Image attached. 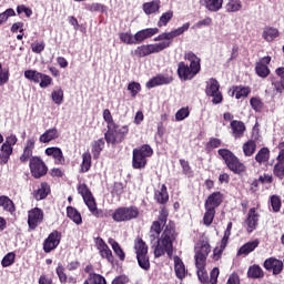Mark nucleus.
Masks as SVG:
<instances>
[{
    "instance_id": "obj_1",
    "label": "nucleus",
    "mask_w": 284,
    "mask_h": 284,
    "mask_svg": "<svg viewBox=\"0 0 284 284\" xmlns=\"http://www.w3.org/2000/svg\"><path fill=\"white\" fill-rule=\"evenodd\" d=\"M168 216H170V212L165 206H162L158 220L153 221L150 226V243L156 241L153 250L155 258H161L165 254L169 258L174 256V242L179 239V233L176 232V223L172 220L168 222Z\"/></svg>"
},
{
    "instance_id": "obj_2",
    "label": "nucleus",
    "mask_w": 284,
    "mask_h": 284,
    "mask_svg": "<svg viewBox=\"0 0 284 284\" xmlns=\"http://www.w3.org/2000/svg\"><path fill=\"white\" fill-rule=\"evenodd\" d=\"M190 30V22L184 23L182 27L174 29L170 32H163L155 37L153 41H161L159 43L153 44H142L139 45L133 54L134 57H139L143 59L144 57H150V54H159V52H163V50H168L172 45V41L176 39V37H181L184 32Z\"/></svg>"
},
{
    "instance_id": "obj_3",
    "label": "nucleus",
    "mask_w": 284,
    "mask_h": 284,
    "mask_svg": "<svg viewBox=\"0 0 284 284\" xmlns=\"http://www.w3.org/2000/svg\"><path fill=\"white\" fill-rule=\"evenodd\" d=\"M184 61H189L190 65L183 61L178 63V77L180 81H192L199 72H201V58L194 52L184 53Z\"/></svg>"
},
{
    "instance_id": "obj_4",
    "label": "nucleus",
    "mask_w": 284,
    "mask_h": 284,
    "mask_svg": "<svg viewBox=\"0 0 284 284\" xmlns=\"http://www.w3.org/2000/svg\"><path fill=\"white\" fill-rule=\"evenodd\" d=\"M217 154L219 156H221L226 165V168H229V170L231 172H233V174H245V172H247V166H245V164L243 162H241V160L239 159V156H236L234 154V152H232L229 149H219L217 150Z\"/></svg>"
},
{
    "instance_id": "obj_5",
    "label": "nucleus",
    "mask_w": 284,
    "mask_h": 284,
    "mask_svg": "<svg viewBox=\"0 0 284 284\" xmlns=\"http://www.w3.org/2000/svg\"><path fill=\"white\" fill-rule=\"evenodd\" d=\"M130 134V125L125 124L120 126L116 122L106 128L104 140L110 145H119L123 143Z\"/></svg>"
},
{
    "instance_id": "obj_6",
    "label": "nucleus",
    "mask_w": 284,
    "mask_h": 284,
    "mask_svg": "<svg viewBox=\"0 0 284 284\" xmlns=\"http://www.w3.org/2000/svg\"><path fill=\"white\" fill-rule=\"evenodd\" d=\"M154 154V150L150 144H143L132 151L133 170H143L148 165V159Z\"/></svg>"
},
{
    "instance_id": "obj_7",
    "label": "nucleus",
    "mask_w": 284,
    "mask_h": 284,
    "mask_svg": "<svg viewBox=\"0 0 284 284\" xmlns=\"http://www.w3.org/2000/svg\"><path fill=\"white\" fill-rule=\"evenodd\" d=\"M139 207L132 205L118 207L113 213H111V216L115 223H125L128 221L139 219Z\"/></svg>"
},
{
    "instance_id": "obj_8",
    "label": "nucleus",
    "mask_w": 284,
    "mask_h": 284,
    "mask_svg": "<svg viewBox=\"0 0 284 284\" xmlns=\"http://www.w3.org/2000/svg\"><path fill=\"white\" fill-rule=\"evenodd\" d=\"M19 143V139L14 134H10L6 138V141L2 143L0 148V163L1 165H6L8 161H10V156L14 152V145Z\"/></svg>"
},
{
    "instance_id": "obj_9",
    "label": "nucleus",
    "mask_w": 284,
    "mask_h": 284,
    "mask_svg": "<svg viewBox=\"0 0 284 284\" xmlns=\"http://www.w3.org/2000/svg\"><path fill=\"white\" fill-rule=\"evenodd\" d=\"M30 174L33 179H43L48 174V164L39 155H34L29 162Z\"/></svg>"
},
{
    "instance_id": "obj_10",
    "label": "nucleus",
    "mask_w": 284,
    "mask_h": 284,
    "mask_svg": "<svg viewBox=\"0 0 284 284\" xmlns=\"http://www.w3.org/2000/svg\"><path fill=\"white\" fill-rule=\"evenodd\" d=\"M24 79H28L31 83H39L42 89L50 88V85H52V77L37 70L24 71Z\"/></svg>"
},
{
    "instance_id": "obj_11",
    "label": "nucleus",
    "mask_w": 284,
    "mask_h": 284,
    "mask_svg": "<svg viewBox=\"0 0 284 284\" xmlns=\"http://www.w3.org/2000/svg\"><path fill=\"white\" fill-rule=\"evenodd\" d=\"M205 94L206 97H212V103L214 105L223 103V93L221 92V84L219 83V80L211 78L206 82Z\"/></svg>"
},
{
    "instance_id": "obj_12",
    "label": "nucleus",
    "mask_w": 284,
    "mask_h": 284,
    "mask_svg": "<svg viewBox=\"0 0 284 284\" xmlns=\"http://www.w3.org/2000/svg\"><path fill=\"white\" fill-rule=\"evenodd\" d=\"M212 252V246H210V242L207 240H201L200 243L195 246V263L199 265H203V263H207V256Z\"/></svg>"
},
{
    "instance_id": "obj_13",
    "label": "nucleus",
    "mask_w": 284,
    "mask_h": 284,
    "mask_svg": "<svg viewBox=\"0 0 284 284\" xmlns=\"http://www.w3.org/2000/svg\"><path fill=\"white\" fill-rule=\"evenodd\" d=\"M63 235L58 230H54L51 232L48 237L43 241V252L45 254H50V252H53V250H57L59 245H61V239Z\"/></svg>"
},
{
    "instance_id": "obj_14",
    "label": "nucleus",
    "mask_w": 284,
    "mask_h": 284,
    "mask_svg": "<svg viewBox=\"0 0 284 284\" xmlns=\"http://www.w3.org/2000/svg\"><path fill=\"white\" fill-rule=\"evenodd\" d=\"M37 145V139L34 138H29L26 143H24V148L22 150V154L19 158L20 163H22L23 165H26V163H30V161H32V159L34 158V148Z\"/></svg>"
},
{
    "instance_id": "obj_15",
    "label": "nucleus",
    "mask_w": 284,
    "mask_h": 284,
    "mask_svg": "<svg viewBox=\"0 0 284 284\" xmlns=\"http://www.w3.org/2000/svg\"><path fill=\"white\" fill-rule=\"evenodd\" d=\"M270 63H272V57L266 55L261 58L255 63V74L260 77V79H267L270 74H272V70H270Z\"/></svg>"
},
{
    "instance_id": "obj_16",
    "label": "nucleus",
    "mask_w": 284,
    "mask_h": 284,
    "mask_svg": "<svg viewBox=\"0 0 284 284\" xmlns=\"http://www.w3.org/2000/svg\"><path fill=\"white\" fill-rule=\"evenodd\" d=\"M278 155L276 158V163L273 166V174L278 181L284 180V142L278 143Z\"/></svg>"
},
{
    "instance_id": "obj_17",
    "label": "nucleus",
    "mask_w": 284,
    "mask_h": 284,
    "mask_svg": "<svg viewBox=\"0 0 284 284\" xmlns=\"http://www.w3.org/2000/svg\"><path fill=\"white\" fill-rule=\"evenodd\" d=\"M43 223V210L39 207L31 209L28 212V225L29 230L34 231L39 225Z\"/></svg>"
},
{
    "instance_id": "obj_18",
    "label": "nucleus",
    "mask_w": 284,
    "mask_h": 284,
    "mask_svg": "<svg viewBox=\"0 0 284 284\" xmlns=\"http://www.w3.org/2000/svg\"><path fill=\"white\" fill-rule=\"evenodd\" d=\"M97 250L101 258H105L109 263H114V255L112 254V250L105 243V241L101 237L95 239Z\"/></svg>"
},
{
    "instance_id": "obj_19",
    "label": "nucleus",
    "mask_w": 284,
    "mask_h": 284,
    "mask_svg": "<svg viewBox=\"0 0 284 284\" xmlns=\"http://www.w3.org/2000/svg\"><path fill=\"white\" fill-rule=\"evenodd\" d=\"M263 267L266 272H273L274 276H278L283 272V261L276 257H268L264 261Z\"/></svg>"
},
{
    "instance_id": "obj_20",
    "label": "nucleus",
    "mask_w": 284,
    "mask_h": 284,
    "mask_svg": "<svg viewBox=\"0 0 284 284\" xmlns=\"http://www.w3.org/2000/svg\"><path fill=\"white\" fill-rule=\"evenodd\" d=\"M174 81V77L168 74H158L146 82L148 90L156 88L159 85H170Z\"/></svg>"
},
{
    "instance_id": "obj_21",
    "label": "nucleus",
    "mask_w": 284,
    "mask_h": 284,
    "mask_svg": "<svg viewBox=\"0 0 284 284\" xmlns=\"http://www.w3.org/2000/svg\"><path fill=\"white\" fill-rule=\"evenodd\" d=\"M45 156H52L54 165H65V155L59 146H49L44 150Z\"/></svg>"
},
{
    "instance_id": "obj_22",
    "label": "nucleus",
    "mask_w": 284,
    "mask_h": 284,
    "mask_svg": "<svg viewBox=\"0 0 284 284\" xmlns=\"http://www.w3.org/2000/svg\"><path fill=\"white\" fill-rule=\"evenodd\" d=\"M225 196L221 191H215L211 193L204 202V207H209L211 210H216V207H221L223 200Z\"/></svg>"
},
{
    "instance_id": "obj_23",
    "label": "nucleus",
    "mask_w": 284,
    "mask_h": 284,
    "mask_svg": "<svg viewBox=\"0 0 284 284\" xmlns=\"http://www.w3.org/2000/svg\"><path fill=\"white\" fill-rule=\"evenodd\" d=\"M261 215L256 212V207H252L248 210L247 217L245 220V223L247 225L246 232L248 234H252L256 227H258V219Z\"/></svg>"
},
{
    "instance_id": "obj_24",
    "label": "nucleus",
    "mask_w": 284,
    "mask_h": 284,
    "mask_svg": "<svg viewBox=\"0 0 284 284\" xmlns=\"http://www.w3.org/2000/svg\"><path fill=\"white\" fill-rule=\"evenodd\" d=\"M231 134L235 139H243L245 132L247 131V126H245V122L241 120H233L230 123Z\"/></svg>"
},
{
    "instance_id": "obj_25",
    "label": "nucleus",
    "mask_w": 284,
    "mask_h": 284,
    "mask_svg": "<svg viewBox=\"0 0 284 284\" xmlns=\"http://www.w3.org/2000/svg\"><path fill=\"white\" fill-rule=\"evenodd\" d=\"M52 192L50 184L48 182H41L40 186L32 192V196L36 201H44L48 199Z\"/></svg>"
},
{
    "instance_id": "obj_26",
    "label": "nucleus",
    "mask_w": 284,
    "mask_h": 284,
    "mask_svg": "<svg viewBox=\"0 0 284 284\" xmlns=\"http://www.w3.org/2000/svg\"><path fill=\"white\" fill-rule=\"evenodd\" d=\"M87 207L95 219H110V216H112V211L97 207V200L88 202Z\"/></svg>"
},
{
    "instance_id": "obj_27",
    "label": "nucleus",
    "mask_w": 284,
    "mask_h": 284,
    "mask_svg": "<svg viewBox=\"0 0 284 284\" xmlns=\"http://www.w3.org/2000/svg\"><path fill=\"white\" fill-rule=\"evenodd\" d=\"M159 28H146L138 31L134 34L135 43H143L146 39H152L155 34H159Z\"/></svg>"
},
{
    "instance_id": "obj_28",
    "label": "nucleus",
    "mask_w": 284,
    "mask_h": 284,
    "mask_svg": "<svg viewBox=\"0 0 284 284\" xmlns=\"http://www.w3.org/2000/svg\"><path fill=\"white\" fill-rule=\"evenodd\" d=\"M173 261H174L175 276L176 278H179V281H183V278L187 276V270L185 268V264L183 263V260L179 257V255H175L173 257Z\"/></svg>"
},
{
    "instance_id": "obj_29",
    "label": "nucleus",
    "mask_w": 284,
    "mask_h": 284,
    "mask_svg": "<svg viewBox=\"0 0 284 284\" xmlns=\"http://www.w3.org/2000/svg\"><path fill=\"white\" fill-rule=\"evenodd\" d=\"M57 276L61 284L70 283V284H77V277L69 276L65 273V267H63V264L59 263L55 268Z\"/></svg>"
},
{
    "instance_id": "obj_30",
    "label": "nucleus",
    "mask_w": 284,
    "mask_h": 284,
    "mask_svg": "<svg viewBox=\"0 0 284 284\" xmlns=\"http://www.w3.org/2000/svg\"><path fill=\"white\" fill-rule=\"evenodd\" d=\"M154 199L160 205H166L170 201V193H168V186L165 184L161 185V189L155 191Z\"/></svg>"
},
{
    "instance_id": "obj_31",
    "label": "nucleus",
    "mask_w": 284,
    "mask_h": 284,
    "mask_svg": "<svg viewBox=\"0 0 284 284\" xmlns=\"http://www.w3.org/2000/svg\"><path fill=\"white\" fill-rule=\"evenodd\" d=\"M275 74L280 78L278 81H272V85L275 90V92H278V94H283L284 90V67H278L275 70Z\"/></svg>"
},
{
    "instance_id": "obj_32",
    "label": "nucleus",
    "mask_w": 284,
    "mask_h": 284,
    "mask_svg": "<svg viewBox=\"0 0 284 284\" xmlns=\"http://www.w3.org/2000/svg\"><path fill=\"white\" fill-rule=\"evenodd\" d=\"M142 10L148 16L156 14V12L161 10V0H152L150 2H144L142 6Z\"/></svg>"
},
{
    "instance_id": "obj_33",
    "label": "nucleus",
    "mask_w": 284,
    "mask_h": 284,
    "mask_svg": "<svg viewBox=\"0 0 284 284\" xmlns=\"http://www.w3.org/2000/svg\"><path fill=\"white\" fill-rule=\"evenodd\" d=\"M271 151L270 148L263 146L255 154V161L258 165H265V163L270 162Z\"/></svg>"
},
{
    "instance_id": "obj_34",
    "label": "nucleus",
    "mask_w": 284,
    "mask_h": 284,
    "mask_svg": "<svg viewBox=\"0 0 284 284\" xmlns=\"http://www.w3.org/2000/svg\"><path fill=\"white\" fill-rule=\"evenodd\" d=\"M78 194H80L85 203L94 201V195H92V191L89 190L88 184L81 183L78 185Z\"/></svg>"
},
{
    "instance_id": "obj_35",
    "label": "nucleus",
    "mask_w": 284,
    "mask_h": 284,
    "mask_svg": "<svg viewBox=\"0 0 284 284\" xmlns=\"http://www.w3.org/2000/svg\"><path fill=\"white\" fill-rule=\"evenodd\" d=\"M57 139H59V130H57V128H52L42 133L39 141L40 143H50V141H54Z\"/></svg>"
},
{
    "instance_id": "obj_36",
    "label": "nucleus",
    "mask_w": 284,
    "mask_h": 284,
    "mask_svg": "<svg viewBox=\"0 0 284 284\" xmlns=\"http://www.w3.org/2000/svg\"><path fill=\"white\" fill-rule=\"evenodd\" d=\"M0 207H3L4 212H9V214H14V212H17L14 202L8 197V195L0 196Z\"/></svg>"
},
{
    "instance_id": "obj_37",
    "label": "nucleus",
    "mask_w": 284,
    "mask_h": 284,
    "mask_svg": "<svg viewBox=\"0 0 284 284\" xmlns=\"http://www.w3.org/2000/svg\"><path fill=\"white\" fill-rule=\"evenodd\" d=\"M258 240H254L252 242H247L244 245H242L237 252V256L244 255L247 256V254H251V252H254L256 247L260 245Z\"/></svg>"
},
{
    "instance_id": "obj_38",
    "label": "nucleus",
    "mask_w": 284,
    "mask_h": 284,
    "mask_svg": "<svg viewBox=\"0 0 284 284\" xmlns=\"http://www.w3.org/2000/svg\"><path fill=\"white\" fill-rule=\"evenodd\" d=\"M67 216L68 219L73 221L75 225H81V223H83V217L81 216V212H79V210H77V207L74 206L67 207Z\"/></svg>"
},
{
    "instance_id": "obj_39",
    "label": "nucleus",
    "mask_w": 284,
    "mask_h": 284,
    "mask_svg": "<svg viewBox=\"0 0 284 284\" xmlns=\"http://www.w3.org/2000/svg\"><path fill=\"white\" fill-rule=\"evenodd\" d=\"M92 168V154L84 152L82 154V162L80 164V174H85V172H90Z\"/></svg>"
},
{
    "instance_id": "obj_40",
    "label": "nucleus",
    "mask_w": 284,
    "mask_h": 284,
    "mask_svg": "<svg viewBox=\"0 0 284 284\" xmlns=\"http://www.w3.org/2000/svg\"><path fill=\"white\" fill-rule=\"evenodd\" d=\"M262 37L264 39V41H267L268 43H272V41H274V39H277V37H281V32H278V29L276 28H265Z\"/></svg>"
},
{
    "instance_id": "obj_41",
    "label": "nucleus",
    "mask_w": 284,
    "mask_h": 284,
    "mask_svg": "<svg viewBox=\"0 0 284 284\" xmlns=\"http://www.w3.org/2000/svg\"><path fill=\"white\" fill-rule=\"evenodd\" d=\"M148 244L145 243V241H143V239L141 237H136V240L134 241V251H135V255L136 256H143L145 254H148Z\"/></svg>"
},
{
    "instance_id": "obj_42",
    "label": "nucleus",
    "mask_w": 284,
    "mask_h": 284,
    "mask_svg": "<svg viewBox=\"0 0 284 284\" xmlns=\"http://www.w3.org/2000/svg\"><path fill=\"white\" fill-rule=\"evenodd\" d=\"M92 148V154L95 159H99V156H101V152H103L104 148H105V140H103V138L93 141L91 144Z\"/></svg>"
},
{
    "instance_id": "obj_43",
    "label": "nucleus",
    "mask_w": 284,
    "mask_h": 284,
    "mask_svg": "<svg viewBox=\"0 0 284 284\" xmlns=\"http://www.w3.org/2000/svg\"><path fill=\"white\" fill-rule=\"evenodd\" d=\"M204 8L209 10V12H219L223 8V0H203Z\"/></svg>"
},
{
    "instance_id": "obj_44",
    "label": "nucleus",
    "mask_w": 284,
    "mask_h": 284,
    "mask_svg": "<svg viewBox=\"0 0 284 284\" xmlns=\"http://www.w3.org/2000/svg\"><path fill=\"white\" fill-rule=\"evenodd\" d=\"M265 276V273L263 272V268L258 264H254L248 267L247 270V277L248 278H263Z\"/></svg>"
},
{
    "instance_id": "obj_45",
    "label": "nucleus",
    "mask_w": 284,
    "mask_h": 284,
    "mask_svg": "<svg viewBox=\"0 0 284 284\" xmlns=\"http://www.w3.org/2000/svg\"><path fill=\"white\" fill-rule=\"evenodd\" d=\"M205 265L206 263L203 264H199V262H195V266H196V274H197V278L199 281H201V283H207V281H210V276L207 275V271L205 270Z\"/></svg>"
},
{
    "instance_id": "obj_46",
    "label": "nucleus",
    "mask_w": 284,
    "mask_h": 284,
    "mask_svg": "<svg viewBox=\"0 0 284 284\" xmlns=\"http://www.w3.org/2000/svg\"><path fill=\"white\" fill-rule=\"evenodd\" d=\"M242 150L244 152V156H254V154L256 153V141L247 140L243 144Z\"/></svg>"
},
{
    "instance_id": "obj_47",
    "label": "nucleus",
    "mask_w": 284,
    "mask_h": 284,
    "mask_svg": "<svg viewBox=\"0 0 284 284\" xmlns=\"http://www.w3.org/2000/svg\"><path fill=\"white\" fill-rule=\"evenodd\" d=\"M205 213L203 216V223L206 227H210L214 223V216H216V210L204 206Z\"/></svg>"
},
{
    "instance_id": "obj_48",
    "label": "nucleus",
    "mask_w": 284,
    "mask_h": 284,
    "mask_svg": "<svg viewBox=\"0 0 284 284\" xmlns=\"http://www.w3.org/2000/svg\"><path fill=\"white\" fill-rule=\"evenodd\" d=\"M109 243L111 244L114 254L120 258V261H125V252H123V248H121L119 242L110 237Z\"/></svg>"
},
{
    "instance_id": "obj_49",
    "label": "nucleus",
    "mask_w": 284,
    "mask_h": 284,
    "mask_svg": "<svg viewBox=\"0 0 284 284\" xmlns=\"http://www.w3.org/2000/svg\"><path fill=\"white\" fill-rule=\"evenodd\" d=\"M250 92H252V89H250V87H233V94H235V99H243L250 97Z\"/></svg>"
},
{
    "instance_id": "obj_50",
    "label": "nucleus",
    "mask_w": 284,
    "mask_h": 284,
    "mask_svg": "<svg viewBox=\"0 0 284 284\" xmlns=\"http://www.w3.org/2000/svg\"><path fill=\"white\" fill-rule=\"evenodd\" d=\"M242 8L243 3L241 2V0H229L225 6V10L229 13L239 12L241 11Z\"/></svg>"
},
{
    "instance_id": "obj_51",
    "label": "nucleus",
    "mask_w": 284,
    "mask_h": 284,
    "mask_svg": "<svg viewBox=\"0 0 284 284\" xmlns=\"http://www.w3.org/2000/svg\"><path fill=\"white\" fill-rule=\"evenodd\" d=\"M173 17H174V11H171V10L162 13V16L158 21V28H165L169 21H172Z\"/></svg>"
},
{
    "instance_id": "obj_52",
    "label": "nucleus",
    "mask_w": 284,
    "mask_h": 284,
    "mask_svg": "<svg viewBox=\"0 0 284 284\" xmlns=\"http://www.w3.org/2000/svg\"><path fill=\"white\" fill-rule=\"evenodd\" d=\"M136 261L141 270H144V272H148L150 270V255H136Z\"/></svg>"
},
{
    "instance_id": "obj_53",
    "label": "nucleus",
    "mask_w": 284,
    "mask_h": 284,
    "mask_svg": "<svg viewBox=\"0 0 284 284\" xmlns=\"http://www.w3.org/2000/svg\"><path fill=\"white\" fill-rule=\"evenodd\" d=\"M125 192V185H123L122 182H114L111 187V195L114 197L116 196L120 199V196Z\"/></svg>"
},
{
    "instance_id": "obj_54",
    "label": "nucleus",
    "mask_w": 284,
    "mask_h": 284,
    "mask_svg": "<svg viewBox=\"0 0 284 284\" xmlns=\"http://www.w3.org/2000/svg\"><path fill=\"white\" fill-rule=\"evenodd\" d=\"M120 41L122 43H125L126 45H136V40L134 39V36L130 32H121L119 34Z\"/></svg>"
},
{
    "instance_id": "obj_55",
    "label": "nucleus",
    "mask_w": 284,
    "mask_h": 284,
    "mask_svg": "<svg viewBox=\"0 0 284 284\" xmlns=\"http://www.w3.org/2000/svg\"><path fill=\"white\" fill-rule=\"evenodd\" d=\"M179 162L182 168V174L189 178L193 176L194 171H192V166L190 165V162L186 161L185 159H180Z\"/></svg>"
},
{
    "instance_id": "obj_56",
    "label": "nucleus",
    "mask_w": 284,
    "mask_h": 284,
    "mask_svg": "<svg viewBox=\"0 0 284 284\" xmlns=\"http://www.w3.org/2000/svg\"><path fill=\"white\" fill-rule=\"evenodd\" d=\"M10 81V69L3 68V64L0 63V87L6 85Z\"/></svg>"
},
{
    "instance_id": "obj_57",
    "label": "nucleus",
    "mask_w": 284,
    "mask_h": 284,
    "mask_svg": "<svg viewBox=\"0 0 284 284\" xmlns=\"http://www.w3.org/2000/svg\"><path fill=\"white\" fill-rule=\"evenodd\" d=\"M126 90H129L133 99H136V95L141 92V83L132 81L128 84Z\"/></svg>"
},
{
    "instance_id": "obj_58",
    "label": "nucleus",
    "mask_w": 284,
    "mask_h": 284,
    "mask_svg": "<svg viewBox=\"0 0 284 284\" xmlns=\"http://www.w3.org/2000/svg\"><path fill=\"white\" fill-rule=\"evenodd\" d=\"M223 145V141L219 138H210L209 142L206 143V150L207 152H211V150H216V148H221Z\"/></svg>"
},
{
    "instance_id": "obj_59",
    "label": "nucleus",
    "mask_w": 284,
    "mask_h": 284,
    "mask_svg": "<svg viewBox=\"0 0 284 284\" xmlns=\"http://www.w3.org/2000/svg\"><path fill=\"white\" fill-rule=\"evenodd\" d=\"M14 258H17V254L13 252L8 253L1 261L2 267H10V265L14 264Z\"/></svg>"
},
{
    "instance_id": "obj_60",
    "label": "nucleus",
    "mask_w": 284,
    "mask_h": 284,
    "mask_svg": "<svg viewBox=\"0 0 284 284\" xmlns=\"http://www.w3.org/2000/svg\"><path fill=\"white\" fill-rule=\"evenodd\" d=\"M51 99L53 103H55L57 105H61L63 103V89L52 91Z\"/></svg>"
},
{
    "instance_id": "obj_61",
    "label": "nucleus",
    "mask_w": 284,
    "mask_h": 284,
    "mask_svg": "<svg viewBox=\"0 0 284 284\" xmlns=\"http://www.w3.org/2000/svg\"><path fill=\"white\" fill-rule=\"evenodd\" d=\"M187 116H190V108H187V106L181 108L175 113V121H185V119H187Z\"/></svg>"
},
{
    "instance_id": "obj_62",
    "label": "nucleus",
    "mask_w": 284,
    "mask_h": 284,
    "mask_svg": "<svg viewBox=\"0 0 284 284\" xmlns=\"http://www.w3.org/2000/svg\"><path fill=\"white\" fill-rule=\"evenodd\" d=\"M281 205H283V202L281 201V196L272 195L271 196V206H272L273 212H281Z\"/></svg>"
},
{
    "instance_id": "obj_63",
    "label": "nucleus",
    "mask_w": 284,
    "mask_h": 284,
    "mask_svg": "<svg viewBox=\"0 0 284 284\" xmlns=\"http://www.w3.org/2000/svg\"><path fill=\"white\" fill-rule=\"evenodd\" d=\"M9 17H17L14 9L9 8L4 12L0 13V26H3L8 21Z\"/></svg>"
},
{
    "instance_id": "obj_64",
    "label": "nucleus",
    "mask_w": 284,
    "mask_h": 284,
    "mask_svg": "<svg viewBox=\"0 0 284 284\" xmlns=\"http://www.w3.org/2000/svg\"><path fill=\"white\" fill-rule=\"evenodd\" d=\"M87 10H89V12H105L106 7H105V4H102L99 2H93L89 6H87Z\"/></svg>"
}]
</instances>
